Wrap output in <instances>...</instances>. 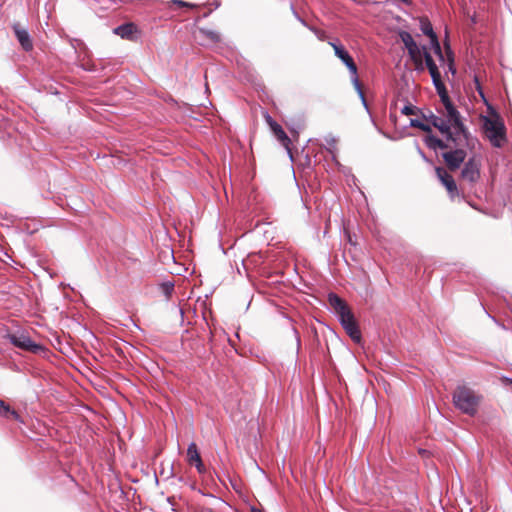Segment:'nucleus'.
<instances>
[{"instance_id": "f257e3e1", "label": "nucleus", "mask_w": 512, "mask_h": 512, "mask_svg": "<svg viewBox=\"0 0 512 512\" xmlns=\"http://www.w3.org/2000/svg\"><path fill=\"white\" fill-rule=\"evenodd\" d=\"M443 116L431 115L430 122L450 141H458L459 145L467 142L470 136L465 125L461 120L459 111L455 108L451 101L444 103Z\"/></svg>"}, {"instance_id": "f03ea898", "label": "nucleus", "mask_w": 512, "mask_h": 512, "mask_svg": "<svg viewBox=\"0 0 512 512\" xmlns=\"http://www.w3.org/2000/svg\"><path fill=\"white\" fill-rule=\"evenodd\" d=\"M483 130L491 145L501 148L507 141L506 127L503 119L497 114L482 117Z\"/></svg>"}, {"instance_id": "7ed1b4c3", "label": "nucleus", "mask_w": 512, "mask_h": 512, "mask_svg": "<svg viewBox=\"0 0 512 512\" xmlns=\"http://www.w3.org/2000/svg\"><path fill=\"white\" fill-rule=\"evenodd\" d=\"M453 404L462 413L474 416L477 413L481 396L467 386H458L452 395Z\"/></svg>"}, {"instance_id": "20e7f679", "label": "nucleus", "mask_w": 512, "mask_h": 512, "mask_svg": "<svg viewBox=\"0 0 512 512\" xmlns=\"http://www.w3.org/2000/svg\"><path fill=\"white\" fill-rule=\"evenodd\" d=\"M329 44L334 49L335 55L346 65L349 72L351 73L352 84H353L355 90L357 91V93L362 101V104L364 105L365 108H367V101H366L365 95L363 93V90H362V87H361V84H360V81H359V78L357 75V66H356L353 58L341 45H338L333 42H329Z\"/></svg>"}, {"instance_id": "39448f33", "label": "nucleus", "mask_w": 512, "mask_h": 512, "mask_svg": "<svg viewBox=\"0 0 512 512\" xmlns=\"http://www.w3.org/2000/svg\"><path fill=\"white\" fill-rule=\"evenodd\" d=\"M453 144V148H450V151L442 154V157L450 170L458 169L465 160L466 151L463 149V146L469 144V139L467 142H463L462 145H459L458 141L453 142Z\"/></svg>"}, {"instance_id": "423d86ee", "label": "nucleus", "mask_w": 512, "mask_h": 512, "mask_svg": "<svg viewBox=\"0 0 512 512\" xmlns=\"http://www.w3.org/2000/svg\"><path fill=\"white\" fill-rule=\"evenodd\" d=\"M461 178L470 184L476 183L480 178V161L475 157L469 159L462 169Z\"/></svg>"}, {"instance_id": "0eeeda50", "label": "nucleus", "mask_w": 512, "mask_h": 512, "mask_svg": "<svg viewBox=\"0 0 512 512\" xmlns=\"http://www.w3.org/2000/svg\"><path fill=\"white\" fill-rule=\"evenodd\" d=\"M339 321L346 333L350 336V338L355 342H360L361 340V332L358 328V325L355 321L353 313L350 311L341 317H339Z\"/></svg>"}, {"instance_id": "6e6552de", "label": "nucleus", "mask_w": 512, "mask_h": 512, "mask_svg": "<svg viewBox=\"0 0 512 512\" xmlns=\"http://www.w3.org/2000/svg\"><path fill=\"white\" fill-rule=\"evenodd\" d=\"M10 342L21 349L37 353L43 350V347L34 343L31 338L23 333L9 335Z\"/></svg>"}, {"instance_id": "1a4fd4ad", "label": "nucleus", "mask_w": 512, "mask_h": 512, "mask_svg": "<svg viewBox=\"0 0 512 512\" xmlns=\"http://www.w3.org/2000/svg\"><path fill=\"white\" fill-rule=\"evenodd\" d=\"M420 29L423 32V34L427 35L430 38V42L434 49V52L440 57V59L443 60V55L437 35L433 31L432 24L427 18H422L420 20Z\"/></svg>"}, {"instance_id": "9d476101", "label": "nucleus", "mask_w": 512, "mask_h": 512, "mask_svg": "<svg viewBox=\"0 0 512 512\" xmlns=\"http://www.w3.org/2000/svg\"><path fill=\"white\" fill-rule=\"evenodd\" d=\"M436 174L449 194L453 197L457 193V185L453 177L444 168L441 167L436 168Z\"/></svg>"}, {"instance_id": "9b49d317", "label": "nucleus", "mask_w": 512, "mask_h": 512, "mask_svg": "<svg viewBox=\"0 0 512 512\" xmlns=\"http://www.w3.org/2000/svg\"><path fill=\"white\" fill-rule=\"evenodd\" d=\"M328 302L338 318L351 311L345 301L334 293L329 294Z\"/></svg>"}, {"instance_id": "f8f14e48", "label": "nucleus", "mask_w": 512, "mask_h": 512, "mask_svg": "<svg viewBox=\"0 0 512 512\" xmlns=\"http://www.w3.org/2000/svg\"><path fill=\"white\" fill-rule=\"evenodd\" d=\"M196 38L200 40L201 44L206 45L210 43H217L220 41V34L216 31L206 28H199Z\"/></svg>"}, {"instance_id": "ddd939ff", "label": "nucleus", "mask_w": 512, "mask_h": 512, "mask_svg": "<svg viewBox=\"0 0 512 512\" xmlns=\"http://www.w3.org/2000/svg\"><path fill=\"white\" fill-rule=\"evenodd\" d=\"M14 32L17 40L25 51H30L33 48L31 37L27 30L20 28L18 25L14 26Z\"/></svg>"}, {"instance_id": "4468645a", "label": "nucleus", "mask_w": 512, "mask_h": 512, "mask_svg": "<svg viewBox=\"0 0 512 512\" xmlns=\"http://www.w3.org/2000/svg\"><path fill=\"white\" fill-rule=\"evenodd\" d=\"M267 121L277 139L289 150L290 139L285 133V131L282 129V127L278 123L273 121L270 116L267 117Z\"/></svg>"}, {"instance_id": "2eb2a0df", "label": "nucleus", "mask_w": 512, "mask_h": 512, "mask_svg": "<svg viewBox=\"0 0 512 512\" xmlns=\"http://www.w3.org/2000/svg\"><path fill=\"white\" fill-rule=\"evenodd\" d=\"M408 53L413 60V62L416 65V68L418 70H423V62H422V55H423V47H419L417 44L414 45L413 48H408Z\"/></svg>"}, {"instance_id": "dca6fc26", "label": "nucleus", "mask_w": 512, "mask_h": 512, "mask_svg": "<svg viewBox=\"0 0 512 512\" xmlns=\"http://www.w3.org/2000/svg\"><path fill=\"white\" fill-rule=\"evenodd\" d=\"M136 31V26L133 23L120 25L114 30L115 34L125 39H131Z\"/></svg>"}, {"instance_id": "f3484780", "label": "nucleus", "mask_w": 512, "mask_h": 512, "mask_svg": "<svg viewBox=\"0 0 512 512\" xmlns=\"http://www.w3.org/2000/svg\"><path fill=\"white\" fill-rule=\"evenodd\" d=\"M0 416L7 419L12 418L16 421H21L19 414L2 400H0Z\"/></svg>"}, {"instance_id": "a211bd4d", "label": "nucleus", "mask_w": 512, "mask_h": 512, "mask_svg": "<svg viewBox=\"0 0 512 512\" xmlns=\"http://www.w3.org/2000/svg\"><path fill=\"white\" fill-rule=\"evenodd\" d=\"M451 143H453V141H449L447 139V142H444L443 140L439 139V138H436V137H430L428 139V145L432 148H439V149H448V148H453V145H451Z\"/></svg>"}, {"instance_id": "6ab92c4d", "label": "nucleus", "mask_w": 512, "mask_h": 512, "mask_svg": "<svg viewBox=\"0 0 512 512\" xmlns=\"http://www.w3.org/2000/svg\"><path fill=\"white\" fill-rule=\"evenodd\" d=\"M187 458L190 464H194L195 462H199L201 460L197 445L194 442L190 443L187 448Z\"/></svg>"}, {"instance_id": "aec40b11", "label": "nucleus", "mask_w": 512, "mask_h": 512, "mask_svg": "<svg viewBox=\"0 0 512 512\" xmlns=\"http://www.w3.org/2000/svg\"><path fill=\"white\" fill-rule=\"evenodd\" d=\"M423 58L425 60L426 66H427L429 71H433V70L438 69V67H437L436 63L434 62L431 54L427 51L426 47H424V46H423L422 59Z\"/></svg>"}, {"instance_id": "412c9836", "label": "nucleus", "mask_w": 512, "mask_h": 512, "mask_svg": "<svg viewBox=\"0 0 512 512\" xmlns=\"http://www.w3.org/2000/svg\"><path fill=\"white\" fill-rule=\"evenodd\" d=\"M400 38H401L406 49H408L410 47L413 48L414 45H416V42L414 41L412 35L408 32H405V31L401 32Z\"/></svg>"}, {"instance_id": "4be33fe9", "label": "nucleus", "mask_w": 512, "mask_h": 512, "mask_svg": "<svg viewBox=\"0 0 512 512\" xmlns=\"http://www.w3.org/2000/svg\"><path fill=\"white\" fill-rule=\"evenodd\" d=\"M429 73L431 75L432 82H433V85H434L435 89L439 88V86L444 84L442 82V80H441V75H440V72H439L438 69L433 70V71H429Z\"/></svg>"}, {"instance_id": "5701e85b", "label": "nucleus", "mask_w": 512, "mask_h": 512, "mask_svg": "<svg viewBox=\"0 0 512 512\" xmlns=\"http://www.w3.org/2000/svg\"><path fill=\"white\" fill-rule=\"evenodd\" d=\"M436 91H437V93L441 99V102L443 104L451 101L444 84L439 86V88H436Z\"/></svg>"}, {"instance_id": "b1692460", "label": "nucleus", "mask_w": 512, "mask_h": 512, "mask_svg": "<svg viewBox=\"0 0 512 512\" xmlns=\"http://www.w3.org/2000/svg\"><path fill=\"white\" fill-rule=\"evenodd\" d=\"M325 141L327 145H329V152L332 154V157L335 158L334 150L336 149L337 139L332 135H328L325 137Z\"/></svg>"}, {"instance_id": "393cba45", "label": "nucleus", "mask_w": 512, "mask_h": 512, "mask_svg": "<svg viewBox=\"0 0 512 512\" xmlns=\"http://www.w3.org/2000/svg\"><path fill=\"white\" fill-rule=\"evenodd\" d=\"M410 126L411 127H415V128H419L420 130L425 131V132L430 131V127L428 125L424 124L422 121H420L418 119H411L410 120Z\"/></svg>"}, {"instance_id": "a878e982", "label": "nucleus", "mask_w": 512, "mask_h": 512, "mask_svg": "<svg viewBox=\"0 0 512 512\" xmlns=\"http://www.w3.org/2000/svg\"><path fill=\"white\" fill-rule=\"evenodd\" d=\"M161 289L163 293L169 297L174 289V285L170 282H165L161 285Z\"/></svg>"}, {"instance_id": "bb28decb", "label": "nucleus", "mask_w": 512, "mask_h": 512, "mask_svg": "<svg viewBox=\"0 0 512 512\" xmlns=\"http://www.w3.org/2000/svg\"><path fill=\"white\" fill-rule=\"evenodd\" d=\"M401 112L402 114L404 115H413L415 114V107L412 106V105H405L402 109H401Z\"/></svg>"}, {"instance_id": "cd10ccee", "label": "nucleus", "mask_w": 512, "mask_h": 512, "mask_svg": "<svg viewBox=\"0 0 512 512\" xmlns=\"http://www.w3.org/2000/svg\"><path fill=\"white\" fill-rule=\"evenodd\" d=\"M193 465H195V467L199 473L202 474L205 472V467L202 463V459L199 462H195Z\"/></svg>"}, {"instance_id": "c85d7f7f", "label": "nucleus", "mask_w": 512, "mask_h": 512, "mask_svg": "<svg viewBox=\"0 0 512 512\" xmlns=\"http://www.w3.org/2000/svg\"><path fill=\"white\" fill-rule=\"evenodd\" d=\"M173 3L178 6H181V7H192L193 6L192 4L182 1V0H173Z\"/></svg>"}, {"instance_id": "c756f323", "label": "nucleus", "mask_w": 512, "mask_h": 512, "mask_svg": "<svg viewBox=\"0 0 512 512\" xmlns=\"http://www.w3.org/2000/svg\"><path fill=\"white\" fill-rule=\"evenodd\" d=\"M448 69H449V71H451L453 74H455L456 70H455V68H454L453 59H450L449 64H448Z\"/></svg>"}, {"instance_id": "7c9ffc66", "label": "nucleus", "mask_w": 512, "mask_h": 512, "mask_svg": "<svg viewBox=\"0 0 512 512\" xmlns=\"http://www.w3.org/2000/svg\"><path fill=\"white\" fill-rule=\"evenodd\" d=\"M294 14L297 16V18L299 19V21H300L303 25L307 26L306 22H305L303 19H301V18L297 15V13H296L295 11H294Z\"/></svg>"}, {"instance_id": "2f4dec72", "label": "nucleus", "mask_w": 512, "mask_h": 512, "mask_svg": "<svg viewBox=\"0 0 512 512\" xmlns=\"http://www.w3.org/2000/svg\"><path fill=\"white\" fill-rule=\"evenodd\" d=\"M312 30L317 34V36H318L320 39H322V34H319V33H318L316 30H314V29H312Z\"/></svg>"}, {"instance_id": "473e14b6", "label": "nucleus", "mask_w": 512, "mask_h": 512, "mask_svg": "<svg viewBox=\"0 0 512 512\" xmlns=\"http://www.w3.org/2000/svg\"><path fill=\"white\" fill-rule=\"evenodd\" d=\"M400 1L403 3H406V4L410 3V0H400Z\"/></svg>"}, {"instance_id": "72a5a7b5", "label": "nucleus", "mask_w": 512, "mask_h": 512, "mask_svg": "<svg viewBox=\"0 0 512 512\" xmlns=\"http://www.w3.org/2000/svg\"><path fill=\"white\" fill-rule=\"evenodd\" d=\"M479 94H480V95H481V97L485 100V98H484V94H483V92H482L481 90H479Z\"/></svg>"}, {"instance_id": "f704fd0d", "label": "nucleus", "mask_w": 512, "mask_h": 512, "mask_svg": "<svg viewBox=\"0 0 512 512\" xmlns=\"http://www.w3.org/2000/svg\"><path fill=\"white\" fill-rule=\"evenodd\" d=\"M510 381H511V383H512V380H510Z\"/></svg>"}]
</instances>
